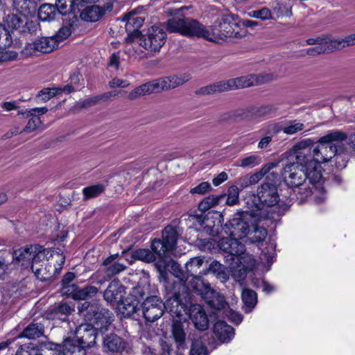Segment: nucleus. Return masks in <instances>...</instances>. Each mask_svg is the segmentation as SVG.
<instances>
[{"label":"nucleus","mask_w":355,"mask_h":355,"mask_svg":"<svg viewBox=\"0 0 355 355\" xmlns=\"http://www.w3.org/2000/svg\"><path fill=\"white\" fill-rule=\"evenodd\" d=\"M239 28L237 17L232 14H220L210 30L190 18H172L167 22V29L171 32H177L187 37H202L209 41L237 37Z\"/></svg>","instance_id":"obj_1"},{"label":"nucleus","mask_w":355,"mask_h":355,"mask_svg":"<svg viewBox=\"0 0 355 355\" xmlns=\"http://www.w3.org/2000/svg\"><path fill=\"white\" fill-rule=\"evenodd\" d=\"M15 257L21 266L26 268L31 266L35 277L41 281H49L58 275L65 261L62 253L40 245L16 250Z\"/></svg>","instance_id":"obj_2"},{"label":"nucleus","mask_w":355,"mask_h":355,"mask_svg":"<svg viewBox=\"0 0 355 355\" xmlns=\"http://www.w3.org/2000/svg\"><path fill=\"white\" fill-rule=\"evenodd\" d=\"M345 133L335 130L328 132L318 140V145L313 150V159L307 165L308 175L310 181L313 183H320L322 179V168L321 164L329 162L334 158L336 166L343 168L347 166L348 155L346 151L338 149L334 141L345 140Z\"/></svg>","instance_id":"obj_3"},{"label":"nucleus","mask_w":355,"mask_h":355,"mask_svg":"<svg viewBox=\"0 0 355 355\" xmlns=\"http://www.w3.org/2000/svg\"><path fill=\"white\" fill-rule=\"evenodd\" d=\"M252 202H246L248 208L254 209L259 223L268 219L276 220L288 209L289 205L279 198L277 187L272 183L264 182L258 187L257 196H252Z\"/></svg>","instance_id":"obj_4"},{"label":"nucleus","mask_w":355,"mask_h":355,"mask_svg":"<svg viewBox=\"0 0 355 355\" xmlns=\"http://www.w3.org/2000/svg\"><path fill=\"white\" fill-rule=\"evenodd\" d=\"M96 330L91 324H82L75 331L73 339L66 338L63 345L55 348L56 355H85V348L96 343Z\"/></svg>","instance_id":"obj_5"},{"label":"nucleus","mask_w":355,"mask_h":355,"mask_svg":"<svg viewBox=\"0 0 355 355\" xmlns=\"http://www.w3.org/2000/svg\"><path fill=\"white\" fill-rule=\"evenodd\" d=\"M277 75L270 72L259 74H250L226 81H220L200 89L201 93L209 94L216 92H223L232 89L248 87L260 84L268 83L277 79Z\"/></svg>","instance_id":"obj_6"},{"label":"nucleus","mask_w":355,"mask_h":355,"mask_svg":"<svg viewBox=\"0 0 355 355\" xmlns=\"http://www.w3.org/2000/svg\"><path fill=\"white\" fill-rule=\"evenodd\" d=\"M300 166L298 164L291 162L286 164L282 171V177L284 182L293 189H298L301 198H306L314 193L318 189L317 184L310 181L308 175L307 167Z\"/></svg>","instance_id":"obj_7"},{"label":"nucleus","mask_w":355,"mask_h":355,"mask_svg":"<svg viewBox=\"0 0 355 355\" xmlns=\"http://www.w3.org/2000/svg\"><path fill=\"white\" fill-rule=\"evenodd\" d=\"M218 246L222 251L232 255V259L234 260V257H236L240 263L243 266V268L239 270L241 273L239 276L237 277L236 274L234 275L237 281L243 280L245 275L246 268L254 264L252 256L245 254L244 245L237 241L236 238L230 236V237L222 238L218 241Z\"/></svg>","instance_id":"obj_8"},{"label":"nucleus","mask_w":355,"mask_h":355,"mask_svg":"<svg viewBox=\"0 0 355 355\" xmlns=\"http://www.w3.org/2000/svg\"><path fill=\"white\" fill-rule=\"evenodd\" d=\"M251 218H257V214L254 213V209L248 208L244 211H239L225 225L223 230L227 234L239 241L249 234V220Z\"/></svg>","instance_id":"obj_9"},{"label":"nucleus","mask_w":355,"mask_h":355,"mask_svg":"<svg viewBox=\"0 0 355 355\" xmlns=\"http://www.w3.org/2000/svg\"><path fill=\"white\" fill-rule=\"evenodd\" d=\"M191 79L188 73L168 76L146 83L141 85L144 94L159 92L162 90L170 89L180 86Z\"/></svg>","instance_id":"obj_10"},{"label":"nucleus","mask_w":355,"mask_h":355,"mask_svg":"<svg viewBox=\"0 0 355 355\" xmlns=\"http://www.w3.org/2000/svg\"><path fill=\"white\" fill-rule=\"evenodd\" d=\"M166 34L161 28L153 26L139 37V45L150 52H158L165 44Z\"/></svg>","instance_id":"obj_11"},{"label":"nucleus","mask_w":355,"mask_h":355,"mask_svg":"<svg viewBox=\"0 0 355 355\" xmlns=\"http://www.w3.org/2000/svg\"><path fill=\"white\" fill-rule=\"evenodd\" d=\"M145 319L150 322L158 320L164 313V304L157 296L146 297L141 305Z\"/></svg>","instance_id":"obj_12"},{"label":"nucleus","mask_w":355,"mask_h":355,"mask_svg":"<svg viewBox=\"0 0 355 355\" xmlns=\"http://www.w3.org/2000/svg\"><path fill=\"white\" fill-rule=\"evenodd\" d=\"M313 141L311 139L302 140L297 143L290 150L289 155L295 158L300 166L306 168L309 162L311 160L309 157L311 153Z\"/></svg>","instance_id":"obj_13"},{"label":"nucleus","mask_w":355,"mask_h":355,"mask_svg":"<svg viewBox=\"0 0 355 355\" xmlns=\"http://www.w3.org/2000/svg\"><path fill=\"white\" fill-rule=\"evenodd\" d=\"M164 309L174 318V321L186 320L185 315L187 314V306L182 302L180 296L175 295L173 297L168 299L164 303Z\"/></svg>","instance_id":"obj_14"},{"label":"nucleus","mask_w":355,"mask_h":355,"mask_svg":"<svg viewBox=\"0 0 355 355\" xmlns=\"http://www.w3.org/2000/svg\"><path fill=\"white\" fill-rule=\"evenodd\" d=\"M56 48V40L52 37H42L36 39L33 42L26 46L27 53L32 54L35 52L49 53Z\"/></svg>","instance_id":"obj_15"},{"label":"nucleus","mask_w":355,"mask_h":355,"mask_svg":"<svg viewBox=\"0 0 355 355\" xmlns=\"http://www.w3.org/2000/svg\"><path fill=\"white\" fill-rule=\"evenodd\" d=\"M189 315L195 327L200 331L206 330L209 320L203 308L200 304H193L189 307Z\"/></svg>","instance_id":"obj_16"},{"label":"nucleus","mask_w":355,"mask_h":355,"mask_svg":"<svg viewBox=\"0 0 355 355\" xmlns=\"http://www.w3.org/2000/svg\"><path fill=\"white\" fill-rule=\"evenodd\" d=\"M125 294V287L119 280H112L104 292V299L108 302H120Z\"/></svg>","instance_id":"obj_17"},{"label":"nucleus","mask_w":355,"mask_h":355,"mask_svg":"<svg viewBox=\"0 0 355 355\" xmlns=\"http://www.w3.org/2000/svg\"><path fill=\"white\" fill-rule=\"evenodd\" d=\"M15 260L19 263L15 257V252L12 254L9 250H0V280H3L11 272Z\"/></svg>","instance_id":"obj_18"},{"label":"nucleus","mask_w":355,"mask_h":355,"mask_svg":"<svg viewBox=\"0 0 355 355\" xmlns=\"http://www.w3.org/2000/svg\"><path fill=\"white\" fill-rule=\"evenodd\" d=\"M214 333L221 343H229L234 336V329L223 321H218L214 324Z\"/></svg>","instance_id":"obj_19"},{"label":"nucleus","mask_w":355,"mask_h":355,"mask_svg":"<svg viewBox=\"0 0 355 355\" xmlns=\"http://www.w3.org/2000/svg\"><path fill=\"white\" fill-rule=\"evenodd\" d=\"M126 347L125 342L114 334L105 336L103 339V348L111 352H120Z\"/></svg>","instance_id":"obj_20"},{"label":"nucleus","mask_w":355,"mask_h":355,"mask_svg":"<svg viewBox=\"0 0 355 355\" xmlns=\"http://www.w3.org/2000/svg\"><path fill=\"white\" fill-rule=\"evenodd\" d=\"M140 308V302L137 299L127 297L122 300L118 304V309L123 317H130L137 313Z\"/></svg>","instance_id":"obj_21"},{"label":"nucleus","mask_w":355,"mask_h":355,"mask_svg":"<svg viewBox=\"0 0 355 355\" xmlns=\"http://www.w3.org/2000/svg\"><path fill=\"white\" fill-rule=\"evenodd\" d=\"M203 263V258L200 257H196L191 258L186 263L187 272L190 274L191 276L193 277V278L198 282L200 281V278L202 277V275L207 274L206 270L203 271L200 270Z\"/></svg>","instance_id":"obj_22"},{"label":"nucleus","mask_w":355,"mask_h":355,"mask_svg":"<svg viewBox=\"0 0 355 355\" xmlns=\"http://www.w3.org/2000/svg\"><path fill=\"white\" fill-rule=\"evenodd\" d=\"M205 299L211 307L216 310H225L226 308L224 297L210 288L207 291Z\"/></svg>","instance_id":"obj_23"},{"label":"nucleus","mask_w":355,"mask_h":355,"mask_svg":"<svg viewBox=\"0 0 355 355\" xmlns=\"http://www.w3.org/2000/svg\"><path fill=\"white\" fill-rule=\"evenodd\" d=\"M172 336L178 348L185 347L186 333L184 330L182 321H173L172 325Z\"/></svg>","instance_id":"obj_24"},{"label":"nucleus","mask_w":355,"mask_h":355,"mask_svg":"<svg viewBox=\"0 0 355 355\" xmlns=\"http://www.w3.org/2000/svg\"><path fill=\"white\" fill-rule=\"evenodd\" d=\"M135 12H131L126 14L122 19L123 21H125V29L128 32H137L144 24V19L141 17L135 16Z\"/></svg>","instance_id":"obj_25"},{"label":"nucleus","mask_w":355,"mask_h":355,"mask_svg":"<svg viewBox=\"0 0 355 355\" xmlns=\"http://www.w3.org/2000/svg\"><path fill=\"white\" fill-rule=\"evenodd\" d=\"M262 162L261 157L256 154H249L246 156L239 159L235 166L242 168H252L257 166H259Z\"/></svg>","instance_id":"obj_26"},{"label":"nucleus","mask_w":355,"mask_h":355,"mask_svg":"<svg viewBox=\"0 0 355 355\" xmlns=\"http://www.w3.org/2000/svg\"><path fill=\"white\" fill-rule=\"evenodd\" d=\"M104 14V10L98 6L86 7L81 12L80 17L87 21H96Z\"/></svg>","instance_id":"obj_27"},{"label":"nucleus","mask_w":355,"mask_h":355,"mask_svg":"<svg viewBox=\"0 0 355 355\" xmlns=\"http://www.w3.org/2000/svg\"><path fill=\"white\" fill-rule=\"evenodd\" d=\"M242 301L244 304V311L245 313L250 312L256 306L257 302V293L250 289L244 288L242 291Z\"/></svg>","instance_id":"obj_28"},{"label":"nucleus","mask_w":355,"mask_h":355,"mask_svg":"<svg viewBox=\"0 0 355 355\" xmlns=\"http://www.w3.org/2000/svg\"><path fill=\"white\" fill-rule=\"evenodd\" d=\"M44 334V327L40 323H32L26 327L19 338L24 337L28 339H36Z\"/></svg>","instance_id":"obj_29"},{"label":"nucleus","mask_w":355,"mask_h":355,"mask_svg":"<svg viewBox=\"0 0 355 355\" xmlns=\"http://www.w3.org/2000/svg\"><path fill=\"white\" fill-rule=\"evenodd\" d=\"M58 12L57 7L51 4H44L40 7L37 15L40 20L45 21L53 20Z\"/></svg>","instance_id":"obj_30"},{"label":"nucleus","mask_w":355,"mask_h":355,"mask_svg":"<svg viewBox=\"0 0 355 355\" xmlns=\"http://www.w3.org/2000/svg\"><path fill=\"white\" fill-rule=\"evenodd\" d=\"M163 242L168 247L170 251L173 250L175 247L178 234L176 230L171 226H167L162 232Z\"/></svg>","instance_id":"obj_31"},{"label":"nucleus","mask_w":355,"mask_h":355,"mask_svg":"<svg viewBox=\"0 0 355 355\" xmlns=\"http://www.w3.org/2000/svg\"><path fill=\"white\" fill-rule=\"evenodd\" d=\"M207 272L209 271L213 273L218 279L222 282H225L229 279V274L227 268L218 261H212L209 268L206 269Z\"/></svg>","instance_id":"obj_32"},{"label":"nucleus","mask_w":355,"mask_h":355,"mask_svg":"<svg viewBox=\"0 0 355 355\" xmlns=\"http://www.w3.org/2000/svg\"><path fill=\"white\" fill-rule=\"evenodd\" d=\"M209 352L201 337L192 339L189 355H209Z\"/></svg>","instance_id":"obj_33"},{"label":"nucleus","mask_w":355,"mask_h":355,"mask_svg":"<svg viewBox=\"0 0 355 355\" xmlns=\"http://www.w3.org/2000/svg\"><path fill=\"white\" fill-rule=\"evenodd\" d=\"M277 166V163L270 162L264 165L259 171L252 174L248 177L249 182L251 185L257 184L261 180L270 170L275 168Z\"/></svg>","instance_id":"obj_34"},{"label":"nucleus","mask_w":355,"mask_h":355,"mask_svg":"<svg viewBox=\"0 0 355 355\" xmlns=\"http://www.w3.org/2000/svg\"><path fill=\"white\" fill-rule=\"evenodd\" d=\"M58 89L55 87H46L41 89L36 95L35 101L37 103H45L58 95Z\"/></svg>","instance_id":"obj_35"},{"label":"nucleus","mask_w":355,"mask_h":355,"mask_svg":"<svg viewBox=\"0 0 355 355\" xmlns=\"http://www.w3.org/2000/svg\"><path fill=\"white\" fill-rule=\"evenodd\" d=\"M225 195L209 196L199 203L198 208L202 211H206L208 209H211V207L217 205L220 200Z\"/></svg>","instance_id":"obj_36"},{"label":"nucleus","mask_w":355,"mask_h":355,"mask_svg":"<svg viewBox=\"0 0 355 355\" xmlns=\"http://www.w3.org/2000/svg\"><path fill=\"white\" fill-rule=\"evenodd\" d=\"M73 311L74 309L70 306L68 304L60 303L53 309L52 313L54 315V318H58V319L64 321L66 317Z\"/></svg>","instance_id":"obj_37"},{"label":"nucleus","mask_w":355,"mask_h":355,"mask_svg":"<svg viewBox=\"0 0 355 355\" xmlns=\"http://www.w3.org/2000/svg\"><path fill=\"white\" fill-rule=\"evenodd\" d=\"M98 292V288L93 286H88L82 289H78L77 287V290L76 291V294L74 295V300H84L88 297H90L94 295H96Z\"/></svg>","instance_id":"obj_38"},{"label":"nucleus","mask_w":355,"mask_h":355,"mask_svg":"<svg viewBox=\"0 0 355 355\" xmlns=\"http://www.w3.org/2000/svg\"><path fill=\"white\" fill-rule=\"evenodd\" d=\"M4 26L10 30H17L23 26L24 21L17 15H8L3 20Z\"/></svg>","instance_id":"obj_39"},{"label":"nucleus","mask_w":355,"mask_h":355,"mask_svg":"<svg viewBox=\"0 0 355 355\" xmlns=\"http://www.w3.org/2000/svg\"><path fill=\"white\" fill-rule=\"evenodd\" d=\"M133 257L136 259L150 263L155 260V256L148 249H138L133 252Z\"/></svg>","instance_id":"obj_40"},{"label":"nucleus","mask_w":355,"mask_h":355,"mask_svg":"<svg viewBox=\"0 0 355 355\" xmlns=\"http://www.w3.org/2000/svg\"><path fill=\"white\" fill-rule=\"evenodd\" d=\"M151 249L153 252V253H154V254H156L160 258L165 257L166 252L170 251L163 241L157 239L152 241Z\"/></svg>","instance_id":"obj_41"},{"label":"nucleus","mask_w":355,"mask_h":355,"mask_svg":"<svg viewBox=\"0 0 355 355\" xmlns=\"http://www.w3.org/2000/svg\"><path fill=\"white\" fill-rule=\"evenodd\" d=\"M326 46L328 53L344 49L347 47L345 37L338 39H329L328 37H326Z\"/></svg>","instance_id":"obj_42"},{"label":"nucleus","mask_w":355,"mask_h":355,"mask_svg":"<svg viewBox=\"0 0 355 355\" xmlns=\"http://www.w3.org/2000/svg\"><path fill=\"white\" fill-rule=\"evenodd\" d=\"M105 190L104 186L101 184L92 185L83 189V195L85 199L95 198L101 194Z\"/></svg>","instance_id":"obj_43"},{"label":"nucleus","mask_w":355,"mask_h":355,"mask_svg":"<svg viewBox=\"0 0 355 355\" xmlns=\"http://www.w3.org/2000/svg\"><path fill=\"white\" fill-rule=\"evenodd\" d=\"M304 128V123L293 120L288 121L286 125L282 128V132L286 135H291L302 131Z\"/></svg>","instance_id":"obj_44"},{"label":"nucleus","mask_w":355,"mask_h":355,"mask_svg":"<svg viewBox=\"0 0 355 355\" xmlns=\"http://www.w3.org/2000/svg\"><path fill=\"white\" fill-rule=\"evenodd\" d=\"M239 193L237 186H231L227 190L226 204L229 206L237 205L239 202Z\"/></svg>","instance_id":"obj_45"},{"label":"nucleus","mask_w":355,"mask_h":355,"mask_svg":"<svg viewBox=\"0 0 355 355\" xmlns=\"http://www.w3.org/2000/svg\"><path fill=\"white\" fill-rule=\"evenodd\" d=\"M248 16L261 20H270L272 19V14L270 10L263 7L259 10H252L248 13Z\"/></svg>","instance_id":"obj_46"},{"label":"nucleus","mask_w":355,"mask_h":355,"mask_svg":"<svg viewBox=\"0 0 355 355\" xmlns=\"http://www.w3.org/2000/svg\"><path fill=\"white\" fill-rule=\"evenodd\" d=\"M252 236L250 238L251 243H260L265 240L268 234L266 229L263 227L256 226L254 227Z\"/></svg>","instance_id":"obj_47"},{"label":"nucleus","mask_w":355,"mask_h":355,"mask_svg":"<svg viewBox=\"0 0 355 355\" xmlns=\"http://www.w3.org/2000/svg\"><path fill=\"white\" fill-rule=\"evenodd\" d=\"M57 10L62 15H65L67 12V7L69 6L71 11L75 12L76 10L75 6V0H56Z\"/></svg>","instance_id":"obj_48"},{"label":"nucleus","mask_w":355,"mask_h":355,"mask_svg":"<svg viewBox=\"0 0 355 355\" xmlns=\"http://www.w3.org/2000/svg\"><path fill=\"white\" fill-rule=\"evenodd\" d=\"M12 43V40L9 31L4 26L0 24V48L9 46Z\"/></svg>","instance_id":"obj_49"},{"label":"nucleus","mask_w":355,"mask_h":355,"mask_svg":"<svg viewBox=\"0 0 355 355\" xmlns=\"http://www.w3.org/2000/svg\"><path fill=\"white\" fill-rule=\"evenodd\" d=\"M13 6L17 11L26 12L34 8V3L31 0H13Z\"/></svg>","instance_id":"obj_50"},{"label":"nucleus","mask_w":355,"mask_h":355,"mask_svg":"<svg viewBox=\"0 0 355 355\" xmlns=\"http://www.w3.org/2000/svg\"><path fill=\"white\" fill-rule=\"evenodd\" d=\"M17 355H42L40 353L37 352L33 347H32V344H24L20 346V347L17 351Z\"/></svg>","instance_id":"obj_51"},{"label":"nucleus","mask_w":355,"mask_h":355,"mask_svg":"<svg viewBox=\"0 0 355 355\" xmlns=\"http://www.w3.org/2000/svg\"><path fill=\"white\" fill-rule=\"evenodd\" d=\"M71 34V30L70 26H62L60 28L55 35L53 37L56 40V47L60 42L67 39Z\"/></svg>","instance_id":"obj_52"},{"label":"nucleus","mask_w":355,"mask_h":355,"mask_svg":"<svg viewBox=\"0 0 355 355\" xmlns=\"http://www.w3.org/2000/svg\"><path fill=\"white\" fill-rule=\"evenodd\" d=\"M125 269V266L120 263L116 262L110 265L106 268L105 273L107 277H112L123 271Z\"/></svg>","instance_id":"obj_53"},{"label":"nucleus","mask_w":355,"mask_h":355,"mask_svg":"<svg viewBox=\"0 0 355 355\" xmlns=\"http://www.w3.org/2000/svg\"><path fill=\"white\" fill-rule=\"evenodd\" d=\"M224 313L231 322H234L236 324H239L243 320L242 315L238 312L234 311L231 309L225 308V309L224 310Z\"/></svg>","instance_id":"obj_54"},{"label":"nucleus","mask_w":355,"mask_h":355,"mask_svg":"<svg viewBox=\"0 0 355 355\" xmlns=\"http://www.w3.org/2000/svg\"><path fill=\"white\" fill-rule=\"evenodd\" d=\"M110 98L111 96L109 95V92H106L102 95L96 96L91 98L87 99L86 101H84L83 105L85 107L92 106L100 101H105Z\"/></svg>","instance_id":"obj_55"},{"label":"nucleus","mask_w":355,"mask_h":355,"mask_svg":"<svg viewBox=\"0 0 355 355\" xmlns=\"http://www.w3.org/2000/svg\"><path fill=\"white\" fill-rule=\"evenodd\" d=\"M77 287L78 286L74 284L62 285L61 294L63 296L71 297L73 299Z\"/></svg>","instance_id":"obj_56"},{"label":"nucleus","mask_w":355,"mask_h":355,"mask_svg":"<svg viewBox=\"0 0 355 355\" xmlns=\"http://www.w3.org/2000/svg\"><path fill=\"white\" fill-rule=\"evenodd\" d=\"M42 121L40 118H32L28 120L27 124L23 129V132H31L35 130L41 125Z\"/></svg>","instance_id":"obj_57"},{"label":"nucleus","mask_w":355,"mask_h":355,"mask_svg":"<svg viewBox=\"0 0 355 355\" xmlns=\"http://www.w3.org/2000/svg\"><path fill=\"white\" fill-rule=\"evenodd\" d=\"M326 53H328L326 43H320V45L309 48L306 51L308 55L312 56Z\"/></svg>","instance_id":"obj_58"},{"label":"nucleus","mask_w":355,"mask_h":355,"mask_svg":"<svg viewBox=\"0 0 355 355\" xmlns=\"http://www.w3.org/2000/svg\"><path fill=\"white\" fill-rule=\"evenodd\" d=\"M211 189V185L207 182H203L199 184L196 187L191 189L190 190L191 193H198V194H204L206 192L209 191Z\"/></svg>","instance_id":"obj_59"},{"label":"nucleus","mask_w":355,"mask_h":355,"mask_svg":"<svg viewBox=\"0 0 355 355\" xmlns=\"http://www.w3.org/2000/svg\"><path fill=\"white\" fill-rule=\"evenodd\" d=\"M211 223V221L207 218L202 220V225L204 227V230L207 234L215 236L218 234V230L216 229L215 225H212Z\"/></svg>","instance_id":"obj_60"},{"label":"nucleus","mask_w":355,"mask_h":355,"mask_svg":"<svg viewBox=\"0 0 355 355\" xmlns=\"http://www.w3.org/2000/svg\"><path fill=\"white\" fill-rule=\"evenodd\" d=\"M129 85V83L128 81L125 80H121L117 78H113L112 80L109 83V86L111 88L114 87H126Z\"/></svg>","instance_id":"obj_61"},{"label":"nucleus","mask_w":355,"mask_h":355,"mask_svg":"<svg viewBox=\"0 0 355 355\" xmlns=\"http://www.w3.org/2000/svg\"><path fill=\"white\" fill-rule=\"evenodd\" d=\"M228 175L227 174L223 171L219 173L216 178H214L212 180V183L214 186H218L223 182L227 180Z\"/></svg>","instance_id":"obj_62"},{"label":"nucleus","mask_w":355,"mask_h":355,"mask_svg":"<svg viewBox=\"0 0 355 355\" xmlns=\"http://www.w3.org/2000/svg\"><path fill=\"white\" fill-rule=\"evenodd\" d=\"M47 112L48 108L46 107H35L31 109L32 113H31V115H32L33 117L39 118L40 116L46 114Z\"/></svg>","instance_id":"obj_63"},{"label":"nucleus","mask_w":355,"mask_h":355,"mask_svg":"<svg viewBox=\"0 0 355 355\" xmlns=\"http://www.w3.org/2000/svg\"><path fill=\"white\" fill-rule=\"evenodd\" d=\"M1 107L4 110L10 112L12 110H17L18 108V105H17L15 101H8L2 103Z\"/></svg>","instance_id":"obj_64"}]
</instances>
